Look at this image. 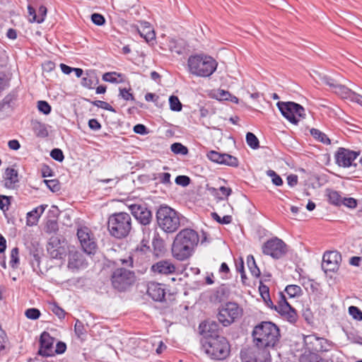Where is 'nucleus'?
Masks as SVG:
<instances>
[{"mask_svg":"<svg viewBox=\"0 0 362 362\" xmlns=\"http://www.w3.org/2000/svg\"><path fill=\"white\" fill-rule=\"evenodd\" d=\"M199 241V235L195 230L190 228L182 229L176 235L173 243V256L180 261L188 259Z\"/></svg>","mask_w":362,"mask_h":362,"instance_id":"nucleus-1","label":"nucleus"},{"mask_svg":"<svg viewBox=\"0 0 362 362\" xmlns=\"http://www.w3.org/2000/svg\"><path fill=\"white\" fill-rule=\"evenodd\" d=\"M256 346L274 349L280 339L279 327L269 321L262 322L256 325L252 333Z\"/></svg>","mask_w":362,"mask_h":362,"instance_id":"nucleus-2","label":"nucleus"},{"mask_svg":"<svg viewBox=\"0 0 362 362\" xmlns=\"http://www.w3.org/2000/svg\"><path fill=\"white\" fill-rule=\"evenodd\" d=\"M189 71L197 76H210L217 68L216 61L210 56L195 54L190 56L187 60Z\"/></svg>","mask_w":362,"mask_h":362,"instance_id":"nucleus-3","label":"nucleus"},{"mask_svg":"<svg viewBox=\"0 0 362 362\" xmlns=\"http://www.w3.org/2000/svg\"><path fill=\"white\" fill-rule=\"evenodd\" d=\"M181 214L167 205H161L156 211L158 227L166 233L175 232L180 226Z\"/></svg>","mask_w":362,"mask_h":362,"instance_id":"nucleus-4","label":"nucleus"},{"mask_svg":"<svg viewBox=\"0 0 362 362\" xmlns=\"http://www.w3.org/2000/svg\"><path fill=\"white\" fill-rule=\"evenodd\" d=\"M132 228V218L125 212L115 213L110 216L107 229L110 234L117 239L126 238Z\"/></svg>","mask_w":362,"mask_h":362,"instance_id":"nucleus-5","label":"nucleus"},{"mask_svg":"<svg viewBox=\"0 0 362 362\" xmlns=\"http://www.w3.org/2000/svg\"><path fill=\"white\" fill-rule=\"evenodd\" d=\"M202 349L209 356L216 360L225 359L230 353V346L226 338L220 335L204 339Z\"/></svg>","mask_w":362,"mask_h":362,"instance_id":"nucleus-6","label":"nucleus"},{"mask_svg":"<svg viewBox=\"0 0 362 362\" xmlns=\"http://www.w3.org/2000/svg\"><path fill=\"white\" fill-rule=\"evenodd\" d=\"M135 280L134 272L124 267L116 269L111 276L112 285L119 291H126L134 283Z\"/></svg>","mask_w":362,"mask_h":362,"instance_id":"nucleus-7","label":"nucleus"},{"mask_svg":"<svg viewBox=\"0 0 362 362\" xmlns=\"http://www.w3.org/2000/svg\"><path fill=\"white\" fill-rule=\"evenodd\" d=\"M243 310L236 303L228 302L221 305L217 315L218 320L224 327H228L240 317Z\"/></svg>","mask_w":362,"mask_h":362,"instance_id":"nucleus-8","label":"nucleus"},{"mask_svg":"<svg viewBox=\"0 0 362 362\" xmlns=\"http://www.w3.org/2000/svg\"><path fill=\"white\" fill-rule=\"evenodd\" d=\"M282 115L290 122L297 124L299 122L298 117L305 118V109L300 105L294 102H278L276 104Z\"/></svg>","mask_w":362,"mask_h":362,"instance_id":"nucleus-9","label":"nucleus"},{"mask_svg":"<svg viewBox=\"0 0 362 362\" xmlns=\"http://www.w3.org/2000/svg\"><path fill=\"white\" fill-rule=\"evenodd\" d=\"M267 305L269 308H274L281 315L287 319L290 322H294L297 318L296 311L286 301L285 296L281 293L280 300L276 305H274L270 296L264 300Z\"/></svg>","mask_w":362,"mask_h":362,"instance_id":"nucleus-10","label":"nucleus"},{"mask_svg":"<svg viewBox=\"0 0 362 362\" xmlns=\"http://www.w3.org/2000/svg\"><path fill=\"white\" fill-rule=\"evenodd\" d=\"M286 245L278 238L267 240L262 246V252L274 259H279L286 253Z\"/></svg>","mask_w":362,"mask_h":362,"instance_id":"nucleus-11","label":"nucleus"},{"mask_svg":"<svg viewBox=\"0 0 362 362\" xmlns=\"http://www.w3.org/2000/svg\"><path fill=\"white\" fill-rule=\"evenodd\" d=\"M306 349L310 352L328 351L332 344L325 338L318 337L314 334L304 337Z\"/></svg>","mask_w":362,"mask_h":362,"instance_id":"nucleus-12","label":"nucleus"},{"mask_svg":"<svg viewBox=\"0 0 362 362\" xmlns=\"http://www.w3.org/2000/svg\"><path fill=\"white\" fill-rule=\"evenodd\" d=\"M341 262V254L337 251H327L322 257V269L325 272H337Z\"/></svg>","mask_w":362,"mask_h":362,"instance_id":"nucleus-13","label":"nucleus"},{"mask_svg":"<svg viewBox=\"0 0 362 362\" xmlns=\"http://www.w3.org/2000/svg\"><path fill=\"white\" fill-rule=\"evenodd\" d=\"M77 236L84 252L88 255L95 254L97 245L93 238H91L88 228L78 229Z\"/></svg>","mask_w":362,"mask_h":362,"instance_id":"nucleus-14","label":"nucleus"},{"mask_svg":"<svg viewBox=\"0 0 362 362\" xmlns=\"http://www.w3.org/2000/svg\"><path fill=\"white\" fill-rule=\"evenodd\" d=\"M358 156V153L344 148H339L335 153L336 163L344 168H348L351 165H356L354 163V160Z\"/></svg>","mask_w":362,"mask_h":362,"instance_id":"nucleus-15","label":"nucleus"},{"mask_svg":"<svg viewBox=\"0 0 362 362\" xmlns=\"http://www.w3.org/2000/svg\"><path fill=\"white\" fill-rule=\"evenodd\" d=\"M88 262L82 252L70 250L68 255V268L73 272L84 269L87 267Z\"/></svg>","mask_w":362,"mask_h":362,"instance_id":"nucleus-16","label":"nucleus"},{"mask_svg":"<svg viewBox=\"0 0 362 362\" xmlns=\"http://www.w3.org/2000/svg\"><path fill=\"white\" fill-rule=\"evenodd\" d=\"M129 209L135 218L142 225L146 226L151 223L152 214L148 209L138 204H132L129 206Z\"/></svg>","mask_w":362,"mask_h":362,"instance_id":"nucleus-17","label":"nucleus"},{"mask_svg":"<svg viewBox=\"0 0 362 362\" xmlns=\"http://www.w3.org/2000/svg\"><path fill=\"white\" fill-rule=\"evenodd\" d=\"M176 267L170 260L162 259L151 267V272L154 274L170 275L175 272Z\"/></svg>","mask_w":362,"mask_h":362,"instance_id":"nucleus-18","label":"nucleus"},{"mask_svg":"<svg viewBox=\"0 0 362 362\" xmlns=\"http://www.w3.org/2000/svg\"><path fill=\"white\" fill-rule=\"evenodd\" d=\"M40 349L38 351L40 355L43 356H50L53 355L54 338L49 333L44 332L42 333L40 339Z\"/></svg>","mask_w":362,"mask_h":362,"instance_id":"nucleus-19","label":"nucleus"},{"mask_svg":"<svg viewBox=\"0 0 362 362\" xmlns=\"http://www.w3.org/2000/svg\"><path fill=\"white\" fill-rule=\"evenodd\" d=\"M219 329V325L214 320H206L199 325L200 333L204 336V339L216 337Z\"/></svg>","mask_w":362,"mask_h":362,"instance_id":"nucleus-20","label":"nucleus"},{"mask_svg":"<svg viewBox=\"0 0 362 362\" xmlns=\"http://www.w3.org/2000/svg\"><path fill=\"white\" fill-rule=\"evenodd\" d=\"M148 295L155 301H163L165 292L163 286L156 282H150L147 288Z\"/></svg>","mask_w":362,"mask_h":362,"instance_id":"nucleus-21","label":"nucleus"},{"mask_svg":"<svg viewBox=\"0 0 362 362\" xmlns=\"http://www.w3.org/2000/svg\"><path fill=\"white\" fill-rule=\"evenodd\" d=\"M4 179V186L8 189L13 188L15 184L18 182L17 170L12 168H6L5 170Z\"/></svg>","mask_w":362,"mask_h":362,"instance_id":"nucleus-22","label":"nucleus"},{"mask_svg":"<svg viewBox=\"0 0 362 362\" xmlns=\"http://www.w3.org/2000/svg\"><path fill=\"white\" fill-rule=\"evenodd\" d=\"M270 349L256 346L255 362H272Z\"/></svg>","mask_w":362,"mask_h":362,"instance_id":"nucleus-23","label":"nucleus"},{"mask_svg":"<svg viewBox=\"0 0 362 362\" xmlns=\"http://www.w3.org/2000/svg\"><path fill=\"white\" fill-rule=\"evenodd\" d=\"M332 91L342 98L351 100V96L354 95V91L338 82L335 85Z\"/></svg>","mask_w":362,"mask_h":362,"instance_id":"nucleus-24","label":"nucleus"},{"mask_svg":"<svg viewBox=\"0 0 362 362\" xmlns=\"http://www.w3.org/2000/svg\"><path fill=\"white\" fill-rule=\"evenodd\" d=\"M139 33L141 37H143L146 42H149L154 40L156 34L154 30L151 28L150 23L145 22L141 29H139Z\"/></svg>","mask_w":362,"mask_h":362,"instance_id":"nucleus-25","label":"nucleus"},{"mask_svg":"<svg viewBox=\"0 0 362 362\" xmlns=\"http://www.w3.org/2000/svg\"><path fill=\"white\" fill-rule=\"evenodd\" d=\"M256 348L245 349L240 351L242 362H255Z\"/></svg>","mask_w":362,"mask_h":362,"instance_id":"nucleus-26","label":"nucleus"},{"mask_svg":"<svg viewBox=\"0 0 362 362\" xmlns=\"http://www.w3.org/2000/svg\"><path fill=\"white\" fill-rule=\"evenodd\" d=\"M310 133L312 135V136L317 141H318L324 144H326V145L331 144V141L328 138V136L325 133L320 131L319 129L312 128L310 130Z\"/></svg>","mask_w":362,"mask_h":362,"instance_id":"nucleus-27","label":"nucleus"},{"mask_svg":"<svg viewBox=\"0 0 362 362\" xmlns=\"http://www.w3.org/2000/svg\"><path fill=\"white\" fill-rule=\"evenodd\" d=\"M169 47L171 52L181 54L185 49L184 42L181 40H171L169 43Z\"/></svg>","mask_w":362,"mask_h":362,"instance_id":"nucleus-28","label":"nucleus"},{"mask_svg":"<svg viewBox=\"0 0 362 362\" xmlns=\"http://www.w3.org/2000/svg\"><path fill=\"white\" fill-rule=\"evenodd\" d=\"M247 264L250 271L251 274L255 277H259L260 275V270L257 266L253 256L249 255L247 257Z\"/></svg>","mask_w":362,"mask_h":362,"instance_id":"nucleus-29","label":"nucleus"},{"mask_svg":"<svg viewBox=\"0 0 362 362\" xmlns=\"http://www.w3.org/2000/svg\"><path fill=\"white\" fill-rule=\"evenodd\" d=\"M285 291L291 298L300 296L302 293V289L297 285H288L286 287Z\"/></svg>","mask_w":362,"mask_h":362,"instance_id":"nucleus-30","label":"nucleus"},{"mask_svg":"<svg viewBox=\"0 0 362 362\" xmlns=\"http://www.w3.org/2000/svg\"><path fill=\"white\" fill-rule=\"evenodd\" d=\"M246 141L247 145L252 149H257L259 146L257 137L252 132L247 133Z\"/></svg>","mask_w":362,"mask_h":362,"instance_id":"nucleus-31","label":"nucleus"},{"mask_svg":"<svg viewBox=\"0 0 362 362\" xmlns=\"http://www.w3.org/2000/svg\"><path fill=\"white\" fill-rule=\"evenodd\" d=\"M170 108L173 111L180 112L182 110V105L177 96L171 95L169 98Z\"/></svg>","mask_w":362,"mask_h":362,"instance_id":"nucleus-32","label":"nucleus"},{"mask_svg":"<svg viewBox=\"0 0 362 362\" xmlns=\"http://www.w3.org/2000/svg\"><path fill=\"white\" fill-rule=\"evenodd\" d=\"M327 197L329 199V201L335 205H339L342 203V198L341 197L339 192L334 190H329L327 192Z\"/></svg>","mask_w":362,"mask_h":362,"instance_id":"nucleus-33","label":"nucleus"},{"mask_svg":"<svg viewBox=\"0 0 362 362\" xmlns=\"http://www.w3.org/2000/svg\"><path fill=\"white\" fill-rule=\"evenodd\" d=\"M171 175L169 173H158L155 175L154 180H158L160 183L165 185L171 184Z\"/></svg>","mask_w":362,"mask_h":362,"instance_id":"nucleus-34","label":"nucleus"},{"mask_svg":"<svg viewBox=\"0 0 362 362\" xmlns=\"http://www.w3.org/2000/svg\"><path fill=\"white\" fill-rule=\"evenodd\" d=\"M171 151L175 154L187 155L188 149L180 143H174L170 146Z\"/></svg>","mask_w":362,"mask_h":362,"instance_id":"nucleus-35","label":"nucleus"},{"mask_svg":"<svg viewBox=\"0 0 362 362\" xmlns=\"http://www.w3.org/2000/svg\"><path fill=\"white\" fill-rule=\"evenodd\" d=\"M238 163L239 162L236 157L224 153V158L222 160V164L231 167H237Z\"/></svg>","mask_w":362,"mask_h":362,"instance_id":"nucleus-36","label":"nucleus"},{"mask_svg":"<svg viewBox=\"0 0 362 362\" xmlns=\"http://www.w3.org/2000/svg\"><path fill=\"white\" fill-rule=\"evenodd\" d=\"M19 250L18 247H14L12 249L11 252V260L10 265L12 268L16 269L18 267L19 264V257H18Z\"/></svg>","mask_w":362,"mask_h":362,"instance_id":"nucleus-37","label":"nucleus"},{"mask_svg":"<svg viewBox=\"0 0 362 362\" xmlns=\"http://www.w3.org/2000/svg\"><path fill=\"white\" fill-rule=\"evenodd\" d=\"M40 216L37 212V210H32L27 214V225L32 226L36 225L38 222Z\"/></svg>","mask_w":362,"mask_h":362,"instance_id":"nucleus-38","label":"nucleus"},{"mask_svg":"<svg viewBox=\"0 0 362 362\" xmlns=\"http://www.w3.org/2000/svg\"><path fill=\"white\" fill-rule=\"evenodd\" d=\"M207 158L214 163L222 164V160L224 158V153H220L215 151H211L207 153Z\"/></svg>","mask_w":362,"mask_h":362,"instance_id":"nucleus-39","label":"nucleus"},{"mask_svg":"<svg viewBox=\"0 0 362 362\" xmlns=\"http://www.w3.org/2000/svg\"><path fill=\"white\" fill-rule=\"evenodd\" d=\"M47 252L50 257L54 259H62L64 254V248H54L52 247H47Z\"/></svg>","mask_w":362,"mask_h":362,"instance_id":"nucleus-40","label":"nucleus"},{"mask_svg":"<svg viewBox=\"0 0 362 362\" xmlns=\"http://www.w3.org/2000/svg\"><path fill=\"white\" fill-rule=\"evenodd\" d=\"M267 175L272 178V183L276 186H281L283 185V180L281 177L279 175H277L274 170H267Z\"/></svg>","mask_w":362,"mask_h":362,"instance_id":"nucleus-41","label":"nucleus"},{"mask_svg":"<svg viewBox=\"0 0 362 362\" xmlns=\"http://www.w3.org/2000/svg\"><path fill=\"white\" fill-rule=\"evenodd\" d=\"M49 309L52 310L53 313H54L59 319H63L65 317L66 313L60 308L56 303H52L50 304Z\"/></svg>","mask_w":362,"mask_h":362,"instance_id":"nucleus-42","label":"nucleus"},{"mask_svg":"<svg viewBox=\"0 0 362 362\" xmlns=\"http://www.w3.org/2000/svg\"><path fill=\"white\" fill-rule=\"evenodd\" d=\"M28 11L29 16L31 17L29 19V21L30 23L36 22L37 23H41L43 22V18L42 17H37L35 10L33 7H32L31 6L29 5L28 6Z\"/></svg>","mask_w":362,"mask_h":362,"instance_id":"nucleus-43","label":"nucleus"},{"mask_svg":"<svg viewBox=\"0 0 362 362\" xmlns=\"http://www.w3.org/2000/svg\"><path fill=\"white\" fill-rule=\"evenodd\" d=\"M44 182L53 192H58L60 189L59 182L57 180H45Z\"/></svg>","mask_w":362,"mask_h":362,"instance_id":"nucleus-44","label":"nucleus"},{"mask_svg":"<svg viewBox=\"0 0 362 362\" xmlns=\"http://www.w3.org/2000/svg\"><path fill=\"white\" fill-rule=\"evenodd\" d=\"M37 108L40 112L45 115H48L51 112V106L49 103L44 100H40L37 103Z\"/></svg>","mask_w":362,"mask_h":362,"instance_id":"nucleus-45","label":"nucleus"},{"mask_svg":"<svg viewBox=\"0 0 362 362\" xmlns=\"http://www.w3.org/2000/svg\"><path fill=\"white\" fill-rule=\"evenodd\" d=\"M92 104L94 106H96L98 107H100L102 109L115 112V110L107 102L102 101V100H95L92 102Z\"/></svg>","mask_w":362,"mask_h":362,"instance_id":"nucleus-46","label":"nucleus"},{"mask_svg":"<svg viewBox=\"0 0 362 362\" xmlns=\"http://www.w3.org/2000/svg\"><path fill=\"white\" fill-rule=\"evenodd\" d=\"M74 331L77 337L79 338L82 337L86 333L83 324L79 320H76V321Z\"/></svg>","mask_w":362,"mask_h":362,"instance_id":"nucleus-47","label":"nucleus"},{"mask_svg":"<svg viewBox=\"0 0 362 362\" xmlns=\"http://www.w3.org/2000/svg\"><path fill=\"white\" fill-rule=\"evenodd\" d=\"M349 313L354 319L357 320H362V312L356 306L351 305L349 308Z\"/></svg>","mask_w":362,"mask_h":362,"instance_id":"nucleus-48","label":"nucleus"},{"mask_svg":"<svg viewBox=\"0 0 362 362\" xmlns=\"http://www.w3.org/2000/svg\"><path fill=\"white\" fill-rule=\"evenodd\" d=\"M212 218L216 220L218 223L221 224H228L232 221L231 216H224L221 218L216 213L214 212L211 214Z\"/></svg>","mask_w":362,"mask_h":362,"instance_id":"nucleus-49","label":"nucleus"},{"mask_svg":"<svg viewBox=\"0 0 362 362\" xmlns=\"http://www.w3.org/2000/svg\"><path fill=\"white\" fill-rule=\"evenodd\" d=\"M25 315L28 319L37 320L40 316V312L37 308H29L25 310Z\"/></svg>","mask_w":362,"mask_h":362,"instance_id":"nucleus-50","label":"nucleus"},{"mask_svg":"<svg viewBox=\"0 0 362 362\" xmlns=\"http://www.w3.org/2000/svg\"><path fill=\"white\" fill-rule=\"evenodd\" d=\"M116 76H120L121 75L116 72H107L103 74V79L107 82L117 83Z\"/></svg>","mask_w":362,"mask_h":362,"instance_id":"nucleus-51","label":"nucleus"},{"mask_svg":"<svg viewBox=\"0 0 362 362\" xmlns=\"http://www.w3.org/2000/svg\"><path fill=\"white\" fill-rule=\"evenodd\" d=\"M175 183L182 187H187L190 183V178L186 175H178L175 178Z\"/></svg>","mask_w":362,"mask_h":362,"instance_id":"nucleus-52","label":"nucleus"},{"mask_svg":"<svg viewBox=\"0 0 362 362\" xmlns=\"http://www.w3.org/2000/svg\"><path fill=\"white\" fill-rule=\"evenodd\" d=\"M10 349L9 343L7 339L0 337V354H6Z\"/></svg>","mask_w":362,"mask_h":362,"instance_id":"nucleus-53","label":"nucleus"},{"mask_svg":"<svg viewBox=\"0 0 362 362\" xmlns=\"http://www.w3.org/2000/svg\"><path fill=\"white\" fill-rule=\"evenodd\" d=\"M50 156L55 160L59 162H62L64 158L63 152L59 148H54L53 150H52L50 153Z\"/></svg>","mask_w":362,"mask_h":362,"instance_id":"nucleus-54","label":"nucleus"},{"mask_svg":"<svg viewBox=\"0 0 362 362\" xmlns=\"http://www.w3.org/2000/svg\"><path fill=\"white\" fill-rule=\"evenodd\" d=\"M61 244H62V243H61V240L59 238V237H57V236H52L49 238L47 247H53V249L54 248H64L61 245Z\"/></svg>","mask_w":362,"mask_h":362,"instance_id":"nucleus-55","label":"nucleus"},{"mask_svg":"<svg viewBox=\"0 0 362 362\" xmlns=\"http://www.w3.org/2000/svg\"><path fill=\"white\" fill-rule=\"evenodd\" d=\"M93 23L97 25H102L105 23V20L103 16L99 13H93L91 15Z\"/></svg>","mask_w":362,"mask_h":362,"instance_id":"nucleus-56","label":"nucleus"},{"mask_svg":"<svg viewBox=\"0 0 362 362\" xmlns=\"http://www.w3.org/2000/svg\"><path fill=\"white\" fill-rule=\"evenodd\" d=\"M9 204V197L6 195H0V209L5 211L8 209Z\"/></svg>","mask_w":362,"mask_h":362,"instance_id":"nucleus-57","label":"nucleus"},{"mask_svg":"<svg viewBox=\"0 0 362 362\" xmlns=\"http://www.w3.org/2000/svg\"><path fill=\"white\" fill-rule=\"evenodd\" d=\"M322 79V81L324 84L328 86L331 90H332L333 88H334L335 85L337 84V81H335L334 79L327 76H324L321 78Z\"/></svg>","mask_w":362,"mask_h":362,"instance_id":"nucleus-58","label":"nucleus"},{"mask_svg":"<svg viewBox=\"0 0 362 362\" xmlns=\"http://www.w3.org/2000/svg\"><path fill=\"white\" fill-rule=\"evenodd\" d=\"M134 132L136 134H141V135H145L148 134L147 128L145 125L141 124H136L134 127Z\"/></svg>","mask_w":362,"mask_h":362,"instance_id":"nucleus-59","label":"nucleus"},{"mask_svg":"<svg viewBox=\"0 0 362 362\" xmlns=\"http://www.w3.org/2000/svg\"><path fill=\"white\" fill-rule=\"evenodd\" d=\"M8 86V81L6 75L0 73V92Z\"/></svg>","mask_w":362,"mask_h":362,"instance_id":"nucleus-60","label":"nucleus"},{"mask_svg":"<svg viewBox=\"0 0 362 362\" xmlns=\"http://www.w3.org/2000/svg\"><path fill=\"white\" fill-rule=\"evenodd\" d=\"M119 96H121L125 100H133L134 97L132 93H129L126 88L119 89Z\"/></svg>","mask_w":362,"mask_h":362,"instance_id":"nucleus-61","label":"nucleus"},{"mask_svg":"<svg viewBox=\"0 0 362 362\" xmlns=\"http://www.w3.org/2000/svg\"><path fill=\"white\" fill-rule=\"evenodd\" d=\"M341 204L349 208H354L356 206V200L354 198H344Z\"/></svg>","mask_w":362,"mask_h":362,"instance_id":"nucleus-62","label":"nucleus"},{"mask_svg":"<svg viewBox=\"0 0 362 362\" xmlns=\"http://www.w3.org/2000/svg\"><path fill=\"white\" fill-rule=\"evenodd\" d=\"M88 126L90 129L94 131H98L101 128L100 124L96 119H91L88 121Z\"/></svg>","mask_w":362,"mask_h":362,"instance_id":"nucleus-63","label":"nucleus"},{"mask_svg":"<svg viewBox=\"0 0 362 362\" xmlns=\"http://www.w3.org/2000/svg\"><path fill=\"white\" fill-rule=\"evenodd\" d=\"M300 362H327V361L317 357L310 358L308 356H303L300 358Z\"/></svg>","mask_w":362,"mask_h":362,"instance_id":"nucleus-64","label":"nucleus"}]
</instances>
